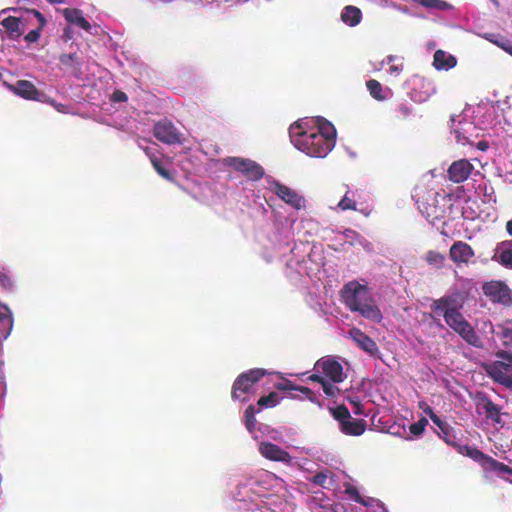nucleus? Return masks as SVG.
<instances>
[{
  "label": "nucleus",
  "instance_id": "1",
  "mask_svg": "<svg viewBox=\"0 0 512 512\" xmlns=\"http://www.w3.org/2000/svg\"><path fill=\"white\" fill-rule=\"evenodd\" d=\"M341 298L350 311L358 312L364 318L375 322L382 320V313L365 285L356 281L348 282L341 290Z\"/></svg>",
  "mask_w": 512,
  "mask_h": 512
},
{
  "label": "nucleus",
  "instance_id": "2",
  "mask_svg": "<svg viewBox=\"0 0 512 512\" xmlns=\"http://www.w3.org/2000/svg\"><path fill=\"white\" fill-rule=\"evenodd\" d=\"M290 138L294 146L311 157L323 158L332 149V141L312 130H306L302 123L290 127Z\"/></svg>",
  "mask_w": 512,
  "mask_h": 512
},
{
  "label": "nucleus",
  "instance_id": "3",
  "mask_svg": "<svg viewBox=\"0 0 512 512\" xmlns=\"http://www.w3.org/2000/svg\"><path fill=\"white\" fill-rule=\"evenodd\" d=\"M414 197L420 212L431 223L445 217L450 201L449 194H441L422 186L415 189Z\"/></svg>",
  "mask_w": 512,
  "mask_h": 512
},
{
  "label": "nucleus",
  "instance_id": "4",
  "mask_svg": "<svg viewBox=\"0 0 512 512\" xmlns=\"http://www.w3.org/2000/svg\"><path fill=\"white\" fill-rule=\"evenodd\" d=\"M446 324L469 345L480 348L482 341L472 325L464 318L460 311H450L444 316Z\"/></svg>",
  "mask_w": 512,
  "mask_h": 512
},
{
  "label": "nucleus",
  "instance_id": "5",
  "mask_svg": "<svg viewBox=\"0 0 512 512\" xmlns=\"http://www.w3.org/2000/svg\"><path fill=\"white\" fill-rule=\"evenodd\" d=\"M265 375L266 370L261 368L250 369L238 375L232 385V399L244 401L245 398L243 395L250 393L254 384H256Z\"/></svg>",
  "mask_w": 512,
  "mask_h": 512
},
{
  "label": "nucleus",
  "instance_id": "6",
  "mask_svg": "<svg viewBox=\"0 0 512 512\" xmlns=\"http://www.w3.org/2000/svg\"><path fill=\"white\" fill-rule=\"evenodd\" d=\"M225 164L251 181H258L265 174L263 167L251 159L228 157L225 159Z\"/></svg>",
  "mask_w": 512,
  "mask_h": 512
},
{
  "label": "nucleus",
  "instance_id": "7",
  "mask_svg": "<svg viewBox=\"0 0 512 512\" xmlns=\"http://www.w3.org/2000/svg\"><path fill=\"white\" fill-rule=\"evenodd\" d=\"M476 412L479 415H484L486 420L491 421L501 427L504 422L501 418V407L495 404L484 392H478L474 398Z\"/></svg>",
  "mask_w": 512,
  "mask_h": 512
},
{
  "label": "nucleus",
  "instance_id": "8",
  "mask_svg": "<svg viewBox=\"0 0 512 512\" xmlns=\"http://www.w3.org/2000/svg\"><path fill=\"white\" fill-rule=\"evenodd\" d=\"M499 356L508 362L495 361L487 366V373L498 383L507 387L512 386V354L507 352L499 353Z\"/></svg>",
  "mask_w": 512,
  "mask_h": 512
},
{
  "label": "nucleus",
  "instance_id": "9",
  "mask_svg": "<svg viewBox=\"0 0 512 512\" xmlns=\"http://www.w3.org/2000/svg\"><path fill=\"white\" fill-rule=\"evenodd\" d=\"M483 293L492 302L499 303L504 306L512 304V290L508 285L500 280H492L486 282L482 286Z\"/></svg>",
  "mask_w": 512,
  "mask_h": 512
},
{
  "label": "nucleus",
  "instance_id": "10",
  "mask_svg": "<svg viewBox=\"0 0 512 512\" xmlns=\"http://www.w3.org/2000/svg\"><path fill=\"white\" fill-rule=\"evenodd\" d=\"M315 370L329 378L332 383H341L345 379L343 366L333 357H322L315 364Z\"/></svg>",
  "mask_w": 512,
  "mask_h": 512
},
{
  "label": "nucleus",
  "instance_id": "11",
  "mask_svg": "<svg viewBox=\"0 0 512 512\" xmlns=\"http://www.w3.org/2000/svg\"><path fill=\"white\" fill-rule=\"evenodd\" d=\"M153 134L157 140L165 144L181 143V134L174 124L168 120L157 122L153 127Z\"/></svg>",
  "mask_w": 512,
  "mask_h": 512
},
{
  "label": "nucleus",
  "instance_id": "12",
  "mask_svg": "<svg viewBox=\"0 0 512 512\" xmlns=\"http://www.w3.org/2000/svg\"><path fill=\"white\" fill-rule=\"evenodd\" d=\"M259 453L267 460L280 462L288 466L292 464V456L289 452L272 442H261Z\"/></svg>",
  "mask_w": 512,
  "mask_h": 512
},
{
  "label": "nucleus",
  "instance_id": "13",
  "mask_svg": "<svg viewBox=\"0 0 512 512\" xmlns=\"http://www.w3.org/2000/svg\"><path fill=\"white\" fill-rule=\"evenodd\" d=\"M272 191L286 204L300 210L305 205V199L290 187L275 181Z\"/></svg>",
  "mask_w": 512,
  "mask_h": 512
},
{
  "label": "nucleus",
  "instance_id": "14",
  "mask_svg": "<svg viewBox=\"0 0 512 512\" xmlns=\"http://www.w3.org/2000/svg\"><path fill=\"white\" fill-rule=\"evenodd\" d=\"M474 170V166L467 159H460L451 163L447 170L448 179L456 184L466 181Z\"/></svg>",
  "mask_w": 512,
  "mask_h": 512
},
{
  "label": "nucleus",
  "instance_id": "15",
  "mask_svg": "<svg viewBox=\"0 0 512 512\" xmlns=\"http://www.w3.org/2000/svg\"><path fill=\"white\" fill-rule=\"evenodd\" d=\"M475 256L473 248L464 241H456L449 250L450 259L457 265L468 264Z\"/></svg>",
  "mask_w": 512,
  "mask_h": 512
},
{
  "label": "nucleus",
  "instance_id": "16",
  "mask_svg": "<svg viewBox=\"0 0 512 512\" xmlns=\"http://www.w3.org/2000/svg\"><path fill=\"white\" fill-rule=\"evenodd\" d=\"M430 307L434 313L444 317L451 310L459 311L462 305L457 302V295H445L439 299L433 300Z\"/></svg>",
  "mask_w": 512,
  "mask_h": 512
},
{
  "label": "nucleus",
  "instance_id": "17",
  "mask_svg": "<svg viewBox=\"0 0 512 512\" xmlns=\"http://www.w3.org/2000/svg\"><path fill=\"white\" fill-rule=\"evenodd\" d=\"M349 336L357 344L358 347L370 355H375L378 352V346L376 342L359 328L354 327L350 329Z\"/></svg>",
  "mask_w": 512,
  "mask_h": 512
},
{
  "label": "nucleus",
  "instance_id": "18",
  "mask_svg": "<svg viewBox=\"0 0 512 512\" xmlns=\"http://www.w3.org/2000/svg\"><path fill=\"white\" fill-rule=\"evenodd\" d=\"M16 95L27 100H39L40 92L36 86L28 80H19L14 85H8Z\"/></svg>",
  "mask_w": 512,
  "mask_h": 512
},
{
  "label": "nucleus",
  "instance_id": "19",
  "mask_svg": "<svg viewBox=\"0 0 512 512\" xmlns=\"http://www.w3.org/2000/svg\"><path fill=\"white\" fill-rule=\"evenodd\" d=\"M493 259L499 262L502 266L512 269V240H506L498 243Z\"/></svg>",
  "mask_w": 512,
  "mask_h": 512
},
{
  "label": "nucleus",
  "instance_id": "20",
  "mask_svg": "<svg viewBox=\"0 0 512 512\" xmlns=\"http://www.w3.org/2000/svg\"><path fill=\"white\" fill-rule=\"evenodd\" d=\"M16 13H19V21L23 28V33L30 27L34 28L36 24L41 23V19H45L42 13L35 9L18 10L14 9Z\"/></svg>",
  "mask_w": 512,
  "mask_h": 512
},
{
  "label": "nucleus",
  "instance_id": "21",
  "mask_svg": "<svg viewBox=\"0 0 512 512\" xmlns=\"http://www.w3.org/2000/svg\"><path fill=\"white\" fill-rule=\"evenodd\" d=\"M340 431L349 436H360L366 430V421L363 419H347L339 425Z\"/></svg>",
  "mask_w": 512,
  "mask_h": 512
},
{
  "label": "nucleus",
  "instance_id": "22",
  "mask_svg": "<svg viewBox=\"0 0 512 512\" xmlns=\"http://www.w3.org/2000/svg\"><path fill=\"white\" fill-rule=\"evenodd\" d=\"M457 64V59L450 53L441 49L434 53L433 66L437 70H449Z\"/></svg>",
  "mask_w": 512,
  "mask_h": 512
},
{
  "label": "nucleus",
  "instance_id": "23",
  "mask_svg": "<svg viewBox=\"0 0 512 512\" xmlns=\"http://www.w3.org/2000/svg\"><path fill=\"white\" fill-rule=\"evenodd\" d=\"M63 16L67 22L74 24L87 32H90L91 25L83 17L81 10L75 8H65L63 10Z\"/></svg>",
  "mask_w": 512,
  "mask_h": 512
},
{
  "label": "nucleus",
  "instance_id": "24",
  "mask_svg": "<svg viewBox=\"0 0 512 512\" xmlns=\"http://www.w3.org/2000/svg\"><path fill=\"white\" fill-rule=\"evenodd\" d=\"M1 24L8 32L10 39L17 40L23 35V28L18 16H8L2 20Z\"/></svg>",
  "mask_w": 512,
  "mask_h": 512
},
{
  "label": "nucleus",
  "instance_id": "25",
  "mask_svg": "<svg viewBox=\"0 0 512 512\" xmlns=\"http://www.w3.org/2000/svg\"><path fill=\"white\" fill-rule=\"evenodd\" d=\"M482 468L485 471L493 472L498 476H504L506 474L512 475V468L502 462L497 461L491 456H487Z\"/></svg>",
  "mask_w": 512,
  "mask_h": 512
},
{
  "label": "nucleus",
  "instance_id": "26",
  "mask_svg": "<svg viewBox=\"0 0 512 512\" xmlns=\"http://www.w3.org/2000/svg\"><path fill=\"white\" fill-rule=\"evenodd\" d=\"M317 128L311 129L315 133H319L323 135L325 138L330 139L332 141V147L334 148L336 143V129L335 127L324 118H317L316 120Z\"/></svg>",
  "mask_w": 512,
  "mask_h": 512
},
{
  "label": "nucleus",
  "instance_id": "27",
  "mask_svg": "<svg viewBox=\"0 0 512 512\" xmlns=\"http://www.w3.org/2000/svg\"><path fill=\"white\" fill-rule=\"evenodd\" d=\"M362 19V12L361 10L352 5L345 6L341 13V20L349 25V26H356L360 23Z\"/></svg>",
  "mask_w": 512,
  "mask_h": 512
},
{
  "label": "nucleus",
  "instance_id": "28",
  "mask_svg": "<svg viewBox=\"0 0 512 512\" xmlns=\"http://www.w3.org/2000/svg\"><path fill=\"white\" fill-rule=\"evenodd\" d=\"M145 152L149 156L150 162H151L153 168L155 169V171L164 179H166L170 182H174L175 178H174L173 174L170 172L169 169H167L164 166L163 162L155 154H150L149 148H146Z\"/></svg>",
  "mask_w": 512,
  "mask_h": 512
},
{
  "label": "nucleus",
  "instance_id": "29",
  "mask_svg": "<svg viewBox=\"0 0 512 512\" xmlns=\"http://www.w3.org/2000/svg\"><path fill=\"white\" fill-rule=\"evenodd\" d=\"M457 451L465 456L470 457L474 461L480 463L481 466H483V463L485 462L488 455L484 454L482 451H480L476 447L468 446V445H460L458 444L456 446Z\"/></svg>",
  "mask_w": 512,
  "mask_h": 512
},
{
  "label": "nucleus",
  "instance_id": "30",
  "mask_svg": "<svg viewBox=\"0 0 512 512\" xmlns=\"http://www.w3.org/2000/svg\"><path fill=\"white\" fill-rule=\"evenodd\" d=\"M60 63L74 74L80 72V58L77 53H63L59 57Z\"/></svg>",
  "mask_w": 512,
  "mask_h": 512
},
{
  "label": "nucleus",
  "instance_id": "31",
  "mask_svg": "<svg viewBox=\"0 0 512 512\" xmlns=\"http://www.w3.org/2000/svg\"><path fill=\"white\" fill-rule=\"evenodd\" d=\"M366 87L370 93V95L378 101H384L386 99V95L383 92L382 84L375 80L370 79L366 82Z\"/></svg>",
  "mask_w": 512,
  "mask_h": 512
},
{
  "label": "nucleus",
  "instance_id": "32",
  "mask_svg": "<svg viewBox=\"0 0 512 512\" xmlns=\"http://www.w3.org/2000/svg\"><path fill=\"white\" fill-rule=\"evenodd\" d=\"M414 2L420 4L423 7L429 8V9H435L444 11L451 7L449 3L443 0H413Z\"/></svg>",
  "mask_w": 512,
  "mask_h": 512
},
{
  "label": "nucleus",
  "instance_id": "33",
  "mask_svg": "<svg viewBox=\"0 0 512 512\" xmlns=\"http://www.w3.org/2000/svg\"><path fill=\"white\" fill-rule=\"evenodd\" d=\"M46 25V19H41V23L36 24L24 37L29 43L37 42L41 36V32Z\"/></svg>",
  "mask_w": 512,
  "mask_h": 512
},
{
  "label": "nucleus",
  "instance_id": "34",
  "mask_svg": "<svg viewBox=\"0 0 512 512\" xmlns=\"http://www.w3.org/2000/svg\"><path fill=\"white\" fill-rule=\"evenodd\" d=\"M333 417L339 422V425L347 419H351V414L345 405H338L335 408L330 409Z\"/></svg>",
  "mask_w": 512,
  "mask_h": 512
},
{
  "label": "nucleus",
  "instance_id": "35",
  "mask_svg": "<svg viewBox=\"0 0 512 512\" xmlns=\"http://www.w3.org/2000/svg\"><path fill=\"white\" fill-rule=\"evenodd\" d=\"M280 401V397L276 392H270L266 396L259 398L257 404L259 407H275Z\"/></svg>",
  "mask_w": 512,
  "mask_h": 512
},
{
  "label": "nucleus",
  "instance_id": "36",
  "mask_svg": "<svg viewBox=\"0 0 512 512\" xmlns=\"http://www.w3.org/2000/svg\"><path fill=\"white\" fill-rule=\"evenodd\" d=\"M245 426L249 432H253L256 427L255 408L253 405H249L245 412Z\"/></svg>",
  "mask_w": 512,
  "mask_h": 512
},
{
  "label": "nucleus",
  "instance_id": "37",
  "mask_svg": "<svg viewBox=\"0 0 512 512\" xmlns=\"http://www.w3.org/2000/svg\"><path fill=\"white\" fill-rule=\"evenodd\" d=\"M0 286L4 289H11L13 281L6 267L0 265Z\"/></svg>",
  "mask_w": 512,
  "mask_h": 512
},
{
  "label": "nucleus",
  "instance_id": "38",
  "mask_svg": "<svg viewBox=\"0 0 512 512\" xmlns=\"http://www.w3.org/2000/svg\"><path fill=\"white\" fill-rule=\"evenodd\" d=\"M338 207L343 210H356V202L354 199L348 196V193L344 195V197L339 201Z\"/></svg>",
  "mask_w": 512,
  "mask_h": 512
},
{
  "label": "nucleus",
  "instance_id": "39",
  "mask_svg": "<svg viewBox=\"0 0 512 512\" xmlns=\"http://www.w3.org/2000/svg\"><path fill=\"white\" fill-rule=\"evenodd\" d=\"M396 60L397 57L394 55L387 57V64L389 65V72L391 75H398L403 70V63L394 64Z\"/></svg>",
  "mask_w": 512,
  "mask_h": 512
},
{
  "label": "nucleus",
  "instance_id": "40",
  "mask_svg": "<svg viewBox=\"0 0 512 512\" xmlns=\"http://www.w3.org/2000/svg\"><path fill=\"white\" fill-rule=\"evenodd\" d=\"M444 259L445 258L441 253L435 251H429L426 256V260L429 264L437 266H441L444 262Z\"/></svg>",
  "mask_w": 512,
  "mask_h": 512
},
{
  "label": "nucleus",
  "instance_id": "41",
  "mask_svg": "<svg viewBox=\"0 0 512 512\" xmlns=\"http://www.w3.org/2000/svg\"><path fill=\"white\" fill-rule=\"evenodd\" d=\"M424 412L430 417L431 421L441 430L445 431L444 429H447L449 426L447 423L443 422L434 412L433 410L428 407L427 410H424Z\"/></svg>",
  "mask_w": 512,
  "mask_h": 512
},
{
  "label": "nucleus",
  "instance_id": "42",
  "mask_svg": "<svg viewBox=\"0 0 512 512\" xmlns=\"http://www.w3.org/2000/svg\"><path fill=\"white\" fill-rule=\"evenodd\" d=\"M322 389L326 396L328 397H336L340 393V389L334 384L328 382L327 380L322 383Z\"/></svg>",
  "mask_w": 512,
  "mask_h": 512
},
{
  "label": "nucleus",
  "instance_id": "43",
  "mask_svg": "<svg viewBox=\"0 0 512 512\" xmlns=\"http://www.w3.org/2000/svg\"><path fill=\"white\" fill-rule=\"evenodd\" d=\"M427 423L428 421L425 418H422L418 422L411 424L409 430L413 435L419 436L423 433Z\"/></svg>",
  "mask_w": 512,
  "mask_h": 512
},
{
  "label": "nucleus",
  "instance_id": "44",
  "mask_svg": "<svg viewBox=\"0 0 512 512\" xmlns=\"http://www.w3.org/2000/svg\"><path fill=\"white\" fill-rule=\"evenodd\" d=\"M345 493L349 495L355 502L364 504V501L356 487L349 485L345 489Z\"/></svg>",
  "mask_w": 512,
  "mask_h": 512
},
{
  "label": "nucleus",
  "instance_id": "45",
  "mask_svg": "<svg viewBox=\"0 0 512 512\" xmlns=\"http://www.w3.org/2000/svg\"><path fill=\"white\" fill-rule=\"evenodd\" d=\"M12 316L7 308H5L4 312H0V324L8 329L12 327Z\"/></svg>",
  "mask_w": 512,
  "mask_h": 512
},
{
  "label": "nucleus",
  "instance_id": "46",
  "mask_svg": "<svg viewBox=\"0 0 512 512\" xmlns=\"http://www.w3.org/2000/svg\"><path fill=\"white\" fill-rule=\"evenodd\" d=\"M277 390L280 391H297L298 386L293 384L290 380H284L282 382H279L275 385Z\"/></svg>",
  "mask_w": 512,
  "mask_h": 512
},
{
  "label": "nucleus",
  "instance_id": "47",
  "mask_svg": "<svg viewBox=\"0 0 512 512\" xmlns=\"http://www.w3.org/2000/svg\"><path fill=\"white\" fill-rule=\"evenodd\" d=\"M488 39L509 54L508 48H509V45H512L511 40L506 39L504 37H499L497 39H492V38H488Z\"/></svg>",
  "mask_w": 512,
  "mask_h": 512
},
{
  "label": "nucleus",
  "instance_id": "48",
  "mask_svg": "<svg viewBox=\"0 0 512 512\" xmlns=\"http://www.w3.org/2000/svg\"><path fill=\"white\" fill-rule=\"evenodd\" d=\"M502 341L505 346L512 347V326L503 329Z\"/></svg>",
  "mask_w": 512,
  "mask_h": 512
},
{
  "label": "nucleus",
  "instance_id": "49",
  "mask_svg": "<svg viewBox=\"0 0 512 512\" xmlns=\"http://www.w3.org/2000/svg\"><path fill=\"white\" fill-rule=\"evenodd\" d=\"M350 404L354 406V413L357 415L363 414V405L358 397H347Z\"/></svg>",
  "mask_w": 512,
  "mask_h": 512
},
{
  "label": "nucleus",
  "instance_id": "50",
  "mask_svg": "<svg viewBox=\"0 0 512 512\" xmlns=\"http://www.w3.org/2000/svg\"><path fill=\"white\" fill-rule=\"evenodd\" d=\"M326 481H327V475L323 472L316 473L311 479L312 483H314L318 486H321V487H325Z\"/></svg>",
  "mask_w": 512,
  "mask_h": 512
},
{
  "label": "nucleus",
  "instance_id": "51",
  "mask_svg": "<svg viewBox=\"0 0 512 512\" xmlns=\"http://www.w3.org/2000/svg\"><path fill=\"white\" fill-rule=\"evenodd\" d=\"M297 391L304 394L306 398L309 399L311 402H317L316 395L310 388L305 386H298Z\"/></svg>",
  "mask_w": 512,
  "mask_h": 512
},
{
  "label": "nucleus",
  "instance_id": "52",
  "mask_svg": "<svg viewBox=\"0 0 512 512\" xmlns=\"http://www.w3.org/2000/svg\"><path fill=\"white\" fill-rule=\"evenodd\" d=\"M445 431H441L443 433V439L444 441L448 444V445H451L453 447L456 448V446L458 445L455 441L452 440V438H454V436L451 434V430H450V427L448 426L447 429H444Z\"/></svg>",
  "mask_w": 512,
  "mask_h": 512
},
{
  "label": "nucleus",
  "instance_id": "53",
  "mask_svg": "<svg viewBox=\"0 0 512 512\" xmlns=\"http://www.w3.org/2000/svg\"><path fill=\"white\" fill-rule=\"evenodd\" d=\"M111 99L114 102H125V101H127L128 96L126 95L125 92L116 90L113 92Z\"/></svg>",
  "mask_w": 512,
  "mask_h": 512
},
{
  "label": "nucleus",
  "instance_id": "54",
  "mask_svg": "<svg viewBox=\"0 0 512 512\" xmlns=\"http://www.w3.org/2000/svg\"><path fill=\"white\" fill-rule=\"evenodd\" d=\"M397 110L403 118L409 117L412 113L411 108L404 103L399 104Z\"/></svg>",
  "mask_w": 512,
  "mask_h": 512
},
{
  "label": "nucleus",
  "instance_id": "55",
  "mask_svg": "<svg viewBox=\"0 0 512 512\" xmlns=\"http://www.w3.org/2000/svg\"><path fill=\"white\" fill-rule=\"evenodd\" d=\"M454 133L457 143L462 145H466L467 143H469L468 138L461 132L459 128L455 129Z\"/></svg>",
  "mask_w": 512,
  "mask_h": 512
},
{
  "label": "nucleus",
  "instance_id": "56",
  "mask_svg": "<svg viewBox=\"0 0 512 512\" xmlns=\"http://www.w3.org/2000/svg\"><path fill=\"white\" fill-rule=\"evenodd\" d=\"M320 372H317V373H314L312 375L309 376V380L312 381V382H317L319 384L322 385V383H324V381L326 380L322 375L319 374Z\"/></svg>",
  "mask_w": 512,
  "mask_h": 512
},
{
  "label": "nucleus",
  "instance_id": "57",
  "mask_svg": "<svg viewBox=\"0 0 512 512\" xmlns=\"http://www.w3.org/2000/svg\"><path fill=\"white\" fill-rule=\"evenodd\" d=\"M477 148L481 151H485L488 148V143L486 141H479L477 144Z\"/></svg>",
  "mask_w": 512,
  "mask_h": 512
},
{
  "label": "nucleus",
  "instance_id": "58",
  "mask_svg": "<svg viewBox=\"0 0 512 512\" xmlns=\"http://www.w3.org/2000/svg\"><path fill=\"white\" fill-rule=\"evenodd\" d=\"M506 231L510 236H512V219L507 221Z\"/></svg>",
  "mask_w": 512,
  "mask_h": 512
},
{
  "label": "nucleus",
  "instance_id": "59",
  "mask_svg": "<svg viewBox=\"0 0 512 512\" xmlns=\"http://www.w3.org/2000/svg\"><path fill=\"white\" fill-rule=\"evenodd\" d=\"M48 2L55 4V3H63L64 0H47Z\"/></svg>",
  "mask_w": 512,
  "mask_h": 512
},
{
  "label": "nucleus",
  "instance_id": "60",
  "mask_svg": "<svg viewBox=\"0 0 512 512\" xmlns=\"http://www.w3.org/2000/svg\"><path fill=\"white\" fill-rule=\"evenodd\" d=\"M508 50H509V55H511V56H512V45H509Z\"/></svg>",
  "mask_w": 512,
  "mask_h": 512
}]
</instances>
